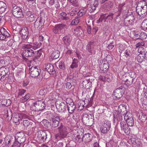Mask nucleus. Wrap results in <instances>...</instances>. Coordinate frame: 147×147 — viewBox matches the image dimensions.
Segmentation results:
<instances>
[{
	"mask_svg": "<svg viewBox=\"0 0 147 147\" xmlns=\"http://www.w3.org/2000/svg\"><path fill=\"white\" fill-rule=\"evenodd\" d=\"M22 48L24 49L22 53V56L23 59L25 61L28 60L26 57H33L38 52V50L37 51L34 50L28 44L22 45Z\"/></svg>",
	"mask_w": 147,
	"mask_h": 147,
	"instance_id": "1",
	"label": "nucleus"
},
{
	"mask_svg": "<svg viewBox=\"0 0 147 147\" xmlns=\"http://www.w3.org/2000/svg\"><path fill=\"white\" fill-rule=\"evenodd\" d=\"M118 10V11L115 13L116 16L115 23L117 25H119L120 24V21H119V22H117V18L119 17L121 15L122 16H124L125 15H126L128 12V9L127 5L125 4V3H123L119 4Z\"/></svg>",
	"mask_w": 147,
	"mask_h": 147,
	"instance_id": "2",
	"label": "nucleus"
},
{
	"mask_svg": "<svg viewBox=\"0 0 147 147\" xmlns=\"http://www.w3.org/2000/svg\"><path fill=\"white\" fill-rule=\"evenodd\" d=\"M58 133L55 135L56 138H59L60 139L66 138L68 132L67 127L63 125L62 123H60V126L57 128Z\"/></svg>",
	"mask_w": 147,
	"mask_h": 147,
	"instance_id": "3",
	"label": "nucleus"
},
{
	"mask_svg": "<svg viewBox=\"0 0 147 147\" xmlns=\"http://www.w3.org/2000/svg\"><path fill=\"white\" fill-rule=\"evenodd\" d=\"M82 120L83 123L86 126H91L94 122L93 116L87 113H84L83 115Z\"/></svg>",
	"mask_w": 147,
	"mask_h": 147,
	"instance_id": "4",
	"label": "nucleus"
},
{
	"mask_svg": "<svg viewBox=\"0 0 147 147\" xmlns=\"http://www.w3.org/2000/svg\"><path fill=\"white\" fill-rule=\"evenodd\" d=\"M125 16L124 24L125 26H128L134 24L135 19L133 13L128 15L127 14Z\"/></svg>",
	"mask_w": 147,
	"mask_h": 147,
	"instance_id": "5",
	"label": "nucleus"
},
{
	"mask_svg": "<svg viewBox=\"0 0 147 147\" xmlns=\"http://www.w3.org/2000/svg\"><path fill=\"white\" fill-rule=\"evenodd\" d=\"M53 115L50 113H48L47 114V117L48 119H49L50 121H51V124L52 126L53 127L55 128L57 127L60 123V122L61 121V119L59 116H56L55 118H51L50 117L51 115L52 116Z\"/></svg>",
	"mask_w": 147,
	"mask_h": 147,
	"instance_id": "6",
	"label": "nucleus"
},
{
	"mask_svg": "<svg viewBox=\"0 0 147 147\" xmlns=\"http://www.w3.org/2000/svg\"><path fill=\"white\" fill-rule=\"evenodd\" d=\"M46 105L43 100H38L36 101L34 104L32 108L35 111H39L44 109Z\"/></svg>",
	"mask_w": 147,
	"mask_h": 147,
	"instance_id": "7",
	"label": "nucleus"
},
{
	"mask_svg": "<svg viewBox=\"0 0 147 147\" xmlns=\"http://www.w3.org/2000/svg\"><path fill=\"white\" fill-rule=\"evenodd\" d=\"M111 127L110 122L108 121H105L101 123V125L100 129L101 133L103 134L107 133L109 131Z\"/></svg>",
	"mask_w": 147,
	"mask_h": 147,
	"instance_id": "8",
	"label": "nucleus"
},
{
	"mask_svg": "<svg viewBox=\"0 0 147 147\" xmlns=\"http://www.w3.org/2000/svg\"><path fill=\"white\" fill-rule=\"evenodd\" d=\"M55 106L59 113L64 112L66 111L67 105L65 104L64 102L57 100L55 102Z\"/></svg>",
	"mask_w": 147,
	"mask_h": 147,
	"instance_id": "9",
	"label": "nucleus"
},
{
	"mask_svg": "<svg viewBox=\"0 0 147 147\" xmlns=\"http://www.w3.org/2000/svg\"><path fill=\"white\" fill-rule=\"evenodd\" d=\"M72 100L70 98H67L66 100L67 108L69 113L71 114L74 112L76 108L75 105Z\"/></svg>",
	"mask_w": 147,
	"mask_h": 147,
	"instance_id": "10",
	"label": "nucleus"
},
{
	"mask_svg": "<svg viewBox=\"0 0 147 147\" xmlns=\"http://www.w3.org/2000/svg\"><path fill=\"white\" fill-rule=\"evenodd\" d=\"M10 72L8 68L2 67L0 69V80L3 82L9 76Z\"/></svg>",
	"mask_w": 147,
	"mask_h": 147,
	"instance_id": "11",
	"label": "nucleus"
},
{
	"mask_svg": "<svg viewBox=\"0 0 147 147\" xmlns=\"http://www.w3.org/2000/svg\"><path fill=\"white\" fill-rule=\"evenodd\" d=\"M30 76L33 78H37L41 72L40 69L39 67L37 66H32L29 69Z\"/></svg>",
	"mask_w": 147,
	"mask_h": 147,
	"instance_id": "12",
	"label": "nucleus"
},
{
	"mask_svg": "<svg viewBox=\"0 0 147 147\" xmlns=\"http://www.w3.org/2000/svg\"><path fill=\"white\" fill-rule=\"evenodd\" d=\"M66 25L63 24H59L56 25L53 29V32L55 34H61L63 32V29Z\"/></svg>",
	"mask_w": 147,
	"mask_h": 147,
	"instance_id": "13",
	"label": "nucleus"
},
{
	"mask_svg": "<svg viewBox=\"0 0 147 147\" xmlns=\"http://www.w3.org/2000/svg\"><path fill=\"white\" fill-rule=\"evenodd\" d=\"M125 88L124 87L121 86L116 89L113 92L115 97V99L120 98L124 94Z\"/></svg>",
	"mask_w": 147,
	"mask_h": 147,
	"instance_id": "14",
	"label": "nucleus"
},
{
	"mask_svg": "<svg viewBox=\"0 0 147 147\" xmlns=\"http://www.w3.org/2000/svg\"><path fill=\"white\" fill-rule=\"evenodd\" d=\"M12 13L16 18H20L24 17V15L22 13L21 9L17 6H15L13 7Z\"/></svg>",
	"mask_w": 147,
	"mask_h": 147,
	"instance_id": "15",
	"label": "nucleus"
},
{
	"mask_svg": "<svg viewBox=\"0 0 147 147\" xmlns=\"http://www.w3.org/2000/svg\"><path fill=\"white\" fill-rule=\"evenodd\" d=\"M15 139V140L22 144L25 142L26 138L23 132H19L16 133Z\"/></svg>",
	"mask_w": 147,
	"mask_h": 147,
	"instance_id": "16",
	"label": "nucleus"
},
{
	"mask_svg": "<svg viewBox=\"0 0 147 147\" xmlns=\"http://www.w3.org/2000/svg\"><path fill=\"white\" fill-rule=\"evenodd\" d=\"M22 38L24 40L28 39V36L29 31L27 27H24L22 28L20 32Z\"/></svg>",
	"mask_w": 147,
	"mask_h": 147,
	"instance_id": "17",
	"label": "nucleus"
},
{
	"mask_svg": "<svg viewBox=\"0 0 147 147\" xmlns=\"http://www.w3.org/2000/svg\"><path fill=\"white\" fill-rule=\"evenodd\" d=\"M44 68L46 71H47L50 74L54 75L56 74L53 65L52 64L47 63L44 67Z\"/></svg>",
	"mask_w": 147,
	"mask_h": 147,
	"instance_id": "18",
	"label": "nucleus"
},
{
	"mask_svg": "<svg viewBox=\"0 0 147 147\" xmlns=\"http://www.w3.org/2000/svg\"><path fill=\"white\" fill-rule=\"evenodd\" d=\"M96 44V42H90L86 46V49L91 54H95V51L94 48Z\"/></svg>",
	"mask_w": 147,
	"mask_h": 147,
	"instance_id": "19",
	"label": "nucleus"
},
{
	"mask_svg": "<svg viewBox=\"0 0 147 147\" xmlns=\"http://www.w3.org/2000/svg\"><path fill=\"white\" fill-rule=\"evenodd\" d=\"M47 136L46 131H39L37 133V138L39 140H42L43 141H46L47 138Z\"/></svg>",
	"mask_w": 147,
	"mask_h": 147,
	"instance_id": "20",
	"label": "nucleus"
},
{
	"mask_svg": "<svg viewBox=\"0 0 147 147\" xmlns=\"http://www.w3.org/2000/svg\"><path fill=\"white\" fill-rule=\"evenodd\" d=\"M136 11L139 16L144 17L147 14V7L145 6L143 8H136Z\"/></svg>",
	"mask_w": 147,
	"mask_h": 147,
	"instance_id": "21",
	"label": "nucleus"
},
{
	"mask_svg": "<svg viewBox=\"0 0 147 147\" xmlns=\"http://www.w3.org/2000/svg\"><path fill=\"white\" fill-rule=\"evenodd\" d=\"M12 118L13 122L16 123V125H18L22 119V115L20 113H15L13 117Z\"/></svg>",
	"mask_w": 147,
	"mask_h": 147,
	"instance_id": "22",
	"label": "nucleus"
},
{
	"mask_svg": "<svg viewBox=\"0 0 147 147\" xmlns=\"http://www.w3.org/2000/svg\"><path fill=\"white\" fill-rule=\"evenodd\" d=\"M120 127L121 129L123 130L125 133L129 134L130 133L129 128L128 125L124 121H122L120 123Z\"/></svg>",
	"mask_w": 147,
	"mask_h": 147,
	"instance_id": "23",
	"label": "nucleus"
},
{
	"mask_svg": "<svg viewBox=\"0 0 147 147\" xmlns=\"http://www.w3.org/2000/svg\"><path fill=\"white\" fill-rule=\"evenodd\" d=\"M4 116L5 118L7 119L8 120H11L12 118V114L11 109L9 108L5 107L4 109Z\"/></svg>",
	"mask_w": 147,
	"mask_h": 147,
	"instance_id": "24",
	"label": "nucleus"
},
{
	"mask_svg": "<svg viewBox=\"0 0 147 147\" xmlns=\"http://www.w3.org/2000/svg\"><path fill=\"white\" fill-rule=\"evenodd\" d=\"M60 55V52L58 50H54L51 53V57L49 59L51 61L53 59L58 58Z\"/></svg>",
	"mask_w": 147,
	"mask_h": 147,
	"instance_id": "25",
	"label": "nucleus"
},
{
	"mask_svg": "<svg viewBox=\"0 0 147 147\" xmlns=\"http://www.w3.org/2000/svg\"><path fill=\"white\" fill-rule=\"evenodd\" d=\"M41 54V50H38V52L35 54H35L33 56H34V57L32 59V60L30 61V62L31 63H33V62H37Z\"/></svg>",
	"mask_w": 147,
	"mask_h": 147,
	"instance_id": "26",
	"label": "nucleus"
},
{
	"mask_svg": "<svg viewBox=\"0 0 147 147\" xmlns=\"http://www.w3.org/2000/svg\"><path fill=\"white\" fill-rule=\"evenodd\" d=\"M92 139L91 134L89 133L86 134L82 137L83 141L85 143L89 142Z\"/></svg>",
	"mask_w": 147,
	"mask_h": 147,
	"instance_id": "27",
	"label": "nucleus"
},
{
	"mask_svg": "<svg viewBox=\"0 0 147 147\" xmlns=\"http://www.w3.org/2000/svg\"><path fill=\"white\" fill-rule=\"evenodd\" d=\"M62 40L64 43L67 46H69L70 45L71 40L69 35H66L63 37Z\"/></svg>",
	"mask_w": 147,
	"mask_h": 147,
	"instance_id": "28",
	"label": "nucleus"
},
{
	"mask_svg": "<svg viewBox=\"0 0 147 147\" xmlns=\"http://www.w3.org/2000/svg\"><path fill=\"white\" fill-rule=\"evenodd\" d=\"M145 6L147 7L146 2V0H143L138 3L136 8H144Z\"/></svg>",
	"mask_w": 147,
	"mask_h": 147,
	"instance_id": "29",
	"label": "nucleus"
},
{
	"mask_svg": "<svg viewBox=\"0 0 147 147\" xmlns=\"http://www.w3.org/2000/svg\"><path fill=\"white\" fill-rule=\"evenodd\" d=\"M113 15L114 14L111 12L109 13V14L108 13H105L104 14L103 17L104 19L105 20V22L107 19L111 21L113 19Z\"/></svg>",
	"mask_w": 147,
	"mask_h": 147,
	"instance_id": "30",
	"label": "nucleus"
},
{
	"mask_svg": "<svg viewBox=\"0 0 147 147\" xmlns=\"http://www.w3.org/2000/svg\"><path fill=\"white\" fill-rule=\"evenodd\" d=\"M6 7V4L2 1H0V13H2L5 10Z\"/></svg>",
	"mask_w": 147,
	"mask_h": 147,
	"instance_id": "31",
	"label": "nucleus"
},
{
	"mask_svg": "<svg viewBox=\"0 0 147 147\" xmlns=\"http://www.w3.org/2000/svg\"><path fill=\"white\" fill-rule=\"evenodd\" d=\"M78 61L77 59L74 58L72 64L70 66V68L73 69L74 68H76L78 66Z\"/></svg>",
	"mask_w": 147,
	"mask_h": 147,
	"instance_id": "32",
	"label": "nucleus"
},
{
	"mask_svg": "<svg viewBox=\"0 0 147 147\" xmlns=\"http://www.w3.org/2000/svg\"><path fill=\"white\" fill-rule=\"evenodd\" d=\"M30 97V94H27L24 96L20 98V101L22 103H24L26 102Z\"/></svg>",
	"mask_w": 147,
	"mask_h": 147,
	"instance_id": "33",
	"label": "nucleus"
},
{
	"mask_svg": "<svg viewBox=\"0 0 147 147\" xmlns=\"http://www.w3.org/2000/svg\"><path fill=\"white\" fill-rule=\"evenodd\" d=\"M33 122L31 121H29L27 120H23V123L25 127H31L33 123Z\"/></svg>",
	"mask_w": 147,
	"mask_h": 147,
	"instance_id": "34",
	"label": "nucleus"
},
{
	"mask_svg": "<svg viewBox=\"0 0 147 147\" xmlns=\"http://www.w3.org/2000/svg\"><path fill=\"white\" fill-rule=\"evenodd\" d=\"M137 59L139 63H142L145 59V57L144 54L140 53L139 54L137 57Z\"/></svg>",
	"mask_w": 147,
	"mask_h": 147,
	"instance_id": "35",
	"label": "nucleus"
},
{
	"mask_svg": "<svg viewBox=\"0 0 147 147\" xmlns=\"http://www.w3.org/2000/svg\"><path fill=\"white\" fill-rule=\"evenodd\" d=\"M139 117L140 120L142 121H145L147 119V116L142 112L140 113Z\"/></svg>",
	"mask_w": 147,
	"mask_h": 147,
	"instance_id": "36",
	"label": "nucleus"
},
{
	"mask_svg": "<svg viewBox=\"0 0 147 147\" xmlns=\"http://www.w3.org/2000/svg\"><path fill=\"white\" fill-rule=\"evenodd\" d=\"M86 12V9H81L78 11L77 15L78 16L80 17L84 15Z\"/></svg>",
	"mask_w": 147,
	"mask_h": 147,
	"instance_id": "37",
	"label": "nucleus"
},
{
	"mask_svg": "<svg viewBox=\"0 0 147 147\" xmlns=\"http://www.w3.org/2000/svg\"><path fill=\"white\" fill-rule=\"evenodd\" d=\"M71 5L74 6L79 7H80V5L78 3V0H70Z\"/></svg>",
	"mask_w": 147,
	"mask_h": 147,
	"instance_id": "38",
	"label": "nucleus"
},
{
	"mask_svg": "<svg viewBox=\"0 0 147 147\" xmlns=\"http://www.w3.org/2000/svg\"><path fill=\"white\" fill-rule=\"evenodd\" d=\"M41 44V43L40 42L38 43L37 42H35L31 45L30 44H29L34 50L35 51H36V50L40 47V45Z\"/></svg>",
	"mask_w": 147,
	"mask_h": 147,
	"instance_id": "39",
	"label": "nucleus"
},
{
	"mask_svg": "<svg viewBox=\"0 0 147 147\" xmlns=\"http://www.w3.org/2000/svg\"><path fill=\"white\" fill-rule=\"evenodd\" d=\"M126 83V84L128 86H130L131 85L133 82L134 79L131 78L130 77H128L127 79L124 80Z\"/></svg>",
	"mask_w": 147,
	"mask_h": 147,
	"instance_id": "40",
	"label": "nucleus"
},
{
	"mask_svg": "<svg viewBox=\"0 0 147 147\" xmlns=\"http://www.w3.org/2000/svg\"><path fill=\"white\" fill-rule=\"evenodd\" d=\"M141 27L144 30H147V19L144 20L142 22Z\"/></svg>",
	"mask_w": 147,
	"mask_h": 147,
	"instance_id": "41",
	"label": "nucleus"
},
{
	"mask_svg": "<svg viewBox=\"0 0 147 147\" xmlns=\"http://www.w3.org/2000/svg\"><path fill=\"white\" fill-rule=\"evenodd\" d=\"M0 32L1 33V34L6 35V36H10V34L6 31V29L3 27L0 29Z\"/></svg>",
	"mask_w": 147,
	"mask_h": 147,
	"instance_id": "42",
	"label": "nucleus"
},
{
	"mask_svg": "<svg viewBox=\"0 0 147 147\" xmlns=\"http://www.w3.org/2000/svg\"><path fill=\"white\" fill-rule=\"evenodd\" d=\"M67 14L63 12L60 14L61 19L63 20H67L69 19V18L66 16Z\"/></svg>",
	"mask_w": 147,
	"mask_h": 147,
	"instance_id": "43",
	"label": "nucleus"
},
{
	"mask_svg": "<svg viewBox=\"0 0 147 147\" xmlns=\"http://www.w3.org/2000/svg\"><path fill=\"white\" fill-rule=\"evenodd\" d=\"M114 120H117V121H120L122 119V117L121 115L117 113L114 115Z\"/></svg>",
	"mask_w": 147,
	"mask_h": 147,
	"instance_id": "44",
	"label": "nucleus"
},
{
	"mask_svg": "<svg viewBox=\"0 0 147 147\" xmlns=\"http://www.w3.org/2000/svg\"><path fill=\"white\" fill-rule=\"evenodd\" d=\"M127 123L128 126H132L134 125V121L133 118H131V119H128L127 120Z\"/></svg>",
	"mask_w": 147,
	"mask_h": 147,
	"instance_id": "45",
	"label": "nucleus"
},
{
	"mask_svg": "<svg viewBox=\"0 0 147 147\" xmlns=\"http://www.w3.org/2000/svg\"><path fill=\"white\" fill-rule=\"evenodd\" d=\"M75 31L76 32V34L79 35H81L82 34V30L80 26L77 27L76 29H74Z\"/></svg>",
	"mask_w": 147,
	"mask_h": 147,
	"instance_id": "46",
	"label": "nucleus"
},
{
	"mask_svg": "<svg viewBox=\"0 0 147 147\" xmlns=\"http://www.w3.org/2000/svg\"><path fill=\"white\" fill-rule=\"evenodd\" d=\"M78 13V10L77 9H73L71 11L70 15L71 16H76Z\"/></svg>",
	"mask_w": 147,
	"mask_h": 147,
	"instance_id": "47",
	"label": "nucleus"
},
{
	"mask_svg": "<svg viewBox=\"0 0 147 147\" xmlns=\"http://www.w3.org/2000/svg\"><path fill=\"white\" fill-rule=\"evenodd\" d=\"M26 91V90L22 89H19L18 92V96H22L24 94Z\"/></svg>",
	"mask_w": 147,
	"mask_h": 147,
	"instance_id": "48",
	"label": "nucleus"
},
{
	"mask_svg": "<svg viewBox=\"0 0 147 147\" xmlns=\"http://www.w3.org/2000/svg\"><path fill=\"white\" fill-rule=\"evenodd\" d=\"M79 17H77L75 19H73L71 22V25H72L77 24L79 22Z\"/></svg>",
	"mask_w": 147,
	"mask_h": 147,
	"instance_id": "49",
	"label": "nucleus"
},
{
	"mask_svg": "<svg viewBox=\"0 0 147 147\" xmlns=\"http://www.w3.org/2000/svg\"><path fill=\"white\" fill-rule=\"evenodd\" d=\"M133 118L132 115L130 113H129L127 114H126L124 117V119L125 121Z\"/></svg>",
	"mask_w": 147,
	"mask_h": 147,
	"instance_id": "50",
	"label": "nucleus"
},
{
	"mask_svg": "<svg viewBox=\"0 0 147 147\" xmlns=\"http://www.w3.org/2000/svg\"><path fill=\"white\" fill-rule=\"evenodd\" d=\"M36 16L35 15H32L29 18H28V20L30 22H32L36 19Z\"/></svg>",
	"mask_w": 147,
	"mask_h": 147,
	"instance_id": "51",
	"label": "nucleus"
},
{
	"mask_svg": "<svg viewBox=\"0 0 147 147\" xmlns=\"http://www.w3.org/2000/svg\"><path fill=\"white\" fill-rule=\"evenodd\" d=\"M82 133H81V134H78L76 136V140H78L79 142L83 141L82 137L83 136L82 135Z\"/></svg>",
	"mask_w": 147,
	"mask_h": 147,
	"instance_id": "52",
	"label": "nucleus"
},
{
	"mask_svg": "<svg viewBox=\"0 0 147 147\" xmlns=\"http://www.w3.org/2000/svg\"><path fill=\"white\" fill-rule=\"evenodd\" d=\"M21 144L15 140L14 143L11 147H20Z\"/></svg>",
	"mask_w": 147,
	"mask_h": 147,
	"instance_id": "53",
	"label": "nucleus"
},
{
	"mask_svg": "<svg viewBox=\"0 0 147 147\" xmlns=\"http://www.w3.org/2000/svg\"><path fill=\"white\" fill-rule=\"evenodd\" d=\"M147 35L144 32H142L140 33V39L143 40L145 39L147 37Z\"/></svg>",
	"mask_w": 147,
	"mask_h": 147,
	"instance_id": "54",
	"label": "nucleus"
},
{
	"mask_svg": "<svg viewBox=\"0 0 147 147\" xmlns=\"http://www.w3.org/2000/svg\"><path fill=\"white\" fill-rule=\"evenodd\" d=\"M7 100L5 99L0 98V105H5L6 106V104L7 103Z\"/></svg>",
	"mask_w": 147,
	"mask_h": 147,
	"instance_id": "55",
	"label": "nucleus"
},
{
	"mask_svg": "<svg viewBox=\"0 0 147 147\" xmlns=\"http://www.w3.org/2000/svg\"><path fill=\"white\" fill-rule=\"evenodd\" d=\"M105 76L107 81L108 82H110L111 80L112 79L111 76L110 74H106Z\"/></svg>",
	"mask_w": 147,
	"mask_h": 147,
	"instance_id": "56",
	"label": "nucleus"
},
{
	"mask_svg": "<svg viewBox=\"0 0 147 147\" xmlns=\"http://www.w3.org/2000/svg\"><path fill=\"white\" fill-rule=\"evenodd\" d=\"M13 140V138L9 139L6 142V147H9V146L11 145V142Z\"/></svg>",
	"mask_w": 147,
	"mask_h": 147,
	"instance_id": "57",
	"label": "nucleus"
},
{
	"mask_svg": "<svg viewBox=\"0 0 147 147\" xmlns=\"http://www.w3.org/2000/svg\"><path fill=\"white\" fill-rule=\"evenodd\" d=\"M59 67L61 69H64L65 68L64 63L63 61H61L59 62Z\"/></svg>",
	"mask_w": 147,
	"mask_h": 147,
	"instance_id": "58",
	"label": "nucleus"
},
{
	"mask_svg": "<svg viewBox=\"0 0 147 147\" xmlns=\"http://www.w3.org/2000/svg\"><path fill=\"white\" fill-rule=\"evenodd\" d=\"M6 35H3V34H0V40H5L7 41V40H5V39L7 38L9 36H6Z\"/></svg>",
	"mask_w": 147,
	"mask_h": 147,
	"instance_id": "59",
	"label": "nucleus"
},
{
	"mask_svg": "<svg viewBox=\"0 0 147 147\" xmlns=\"http://www.w3.org/2000/svg\"><path fill=\"white\" fill-rule=\"evenodd\" d=\"M47 90L45 89H42L39 92V94L40 95H43L47 93Z\"/></svg>",
	"mask_w": 147,
	"mask_h": 147,
	"instance_id": "60",
	"label": "nucleus"
},
{
	"mask_svg": "<svg viewBox=\"0 0 147 147\" xmlns=\"http://www.w3.org/2000/svg\"><path fill=\"white\" fill-rule=\"evenodd\" d=\"M129 77H130L131 78L134 79L135 76V73L133 71L129 72L128 73Z\"/></svg>",
	"mask_w": 147,
	"mask_h": 147,
	"instance_id": "61",
	"label": "nucleus"
},
{
	"mask_svg": "<svg viewBox=\"0 0 147 147\" xmlns=\"http://www.w3.org/2000/svg\"><path fill=\"white\" fill-rule=\"evenodd\" d=\"M109 67V64L108 63H104L103 64V68L104 70L106 71Z\"/></svg>",
	"mask_w": 147,
	"mask_h": 147,
	"instance_id": "62",
	"label": "nucleus"
},
{
	"mask_svg": "<svg viewBox=\"0 0 147 147\" xmlns=\"http://www.w3.org/2000/svg\"><path fill=\"white\" fill-rule=\"evenodd\" d=\"M98 28L97 26H94L92 29V33L95 34L97 32L98 30Z\"/></svg>",
	"mask_w": 147,
	"mask_h": 147,
	"instance_id": "63",
	"label": "nucleus"
},
{
	"mask_svg": "<svg viewBox=\"0 0 147 147\" xmlns=\"http://www.w3.org/2000/svg\"><path fill=\"white\" fill-rule=\"evenodd\" d=\"M126 109V108L125 106H124L122 105H120L119 107V111L120 110L121 112H123Z\"/></svg>",
	"mask_w": 147,
	"mask_h": 147,
	"instance_id": "64",
	"label": "nucleus"
}]
</instances>
